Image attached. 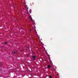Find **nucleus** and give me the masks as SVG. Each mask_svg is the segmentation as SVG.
<instances>
[{
	"instance_id": "dca6fc26",
	"label": "nucleus",
	"mask_w": 78,
	"mask_h": 78,
	"mask_svg": "<svg viewBox=\"0 0 78 78\" xmlns=\"http://www.w3.org/2000/svg\"><path fill=\"white\" fill-rule=\"evenodd\" d=\"M37 36H38V35L37 34Z\"/></svg>"
},
{
	"instance_id": "39448f33",
	"label": "nucleus",
	"mask_w": 78,
	"mask_h": 78,
	"mask_svg": "<svg viewBox=\"0 0 78 78\" xmlns=\"http://www.w3.org/2000/svg\"><path fill=\"white\" fill-rule=\"evenodd\" d=\"M2 63H0V66H2Z\"/></svg>"
},
{
	"instance_id": "a211bd4d",
	"label": "nucleus",
	"mask_w": 78,
	"mask_h": 78,
	"mask_svg": "<svg viewBox=\"0 0 78 78\" xmlns=\"http://www.w3.org/2000/svg\"><path fill=\"white\" fill-rule=\"evenodd\" d=\"M11 6L10 5V7Z\"/></svg>"
},
{
	"instance_id": "f257e3e1",
	"label": "nucleus",
	"mask_w": 78,
	"mask_h": 78,
	"mask_svg": "<svg viewBox=\"0 0 78 78\" xmlns=\"http://www.w3.org/2000/svg\"><path fill=\"white\" fill-rule=\"evenodd\" d=\"M32 58L33 59V60H35V58H36V56H32Z\"/></svg>"
},
{
	"instance_id": "f8f14e48",
	"label": "nucleus",
	"mask_w": 78,
	"mask_h": 78,
	"mask_svg": "<svg viewBox=\"0 0 78 78\" xmlns=\"http://www.w3.org/2000/svg\"><path fill=\"white\" fill-rule=\"evenodd\" d=\"M33 25H34V23H33Z\"/></svg>"
},
{
	"instance_id": "9d476101",
	"label": "nucleus",
	"mask_w": 78,
	"mask_h": 78,
	"mask_svg": "<svg viewBox=\"0 0 78 78\" xmlns=\"http://www.w3.org/2000/svg\"><path fill=\"white\" fill-rule=\"evenodd\" d=\"M38 37L39 38V36H38Z\"/></svg>"
},
{
	"instance_id": "ddd939ff",
	"label": "nucleus",
	"mask_w": 78,
	"mask_h": 78,
	"mask_svg": "<svg viewBox=\"0 0 78 78\" xmlns=\"http://www.w3.org/2000/svg\"><path fill=\"white\" fill-rule=\"evenodd\" d=\"M12 5H13V4H12Z\"/></svg>"
},
{
	"instance_id": "f03ea898",
	"label": "nucleus",
	"mask_w": 78,
	"mask_h": 78,
	"mask_svg": "<svg viewBox=\"0 0 78 78\" xmlns=\"http://www.w3.org/2000/svg\"><path fill=\"white\" fill-rule=\"evenodd\" d=\"M30 20H31V21H32V22H34V21L33 20V19H32V17H31V16L30 17Z\"/></svg>"
},
{
	"instance_id": "7ed1b4c3",
	"label": "nucleus",
	"mask_w": 78,
	"mask_h": 78,
	"mask_svg": "<svg viewBox=\"0 0 78 78\" xmlns=\"http://www.w3.org/2000/svg\"><path fill=\"white\" fill-rule=\"evenodd\" d=\"M51 66H50V65H48V69H50V68Z\"/></svg>"
},
{
	"instance_id": "6ab92c4d",
	"label": "nucleus",
	"mask_w": 78,
	"mask_h": 78,
	"mask_svg": "<svg viewBox=\"0 0 78 78\" xmlns=\"http://www.w3.org/2000/svg\"><path fill=\"white\" fill-rule=\"evenodd\" d=\"M26 50H27V49H26Z\"/></svg>"
},
{
	"instance_id": "0eeeda50",
	"label": "nucleus",
	"mask_w": 78,
	"mask_h": 78,
	"mask_svg": "<svg viewBox=\"0 0 78 78\" xmlns=\"http://www.w3.org/2000/svg\"><path fill=\"white\" fill-rule=\"evenodd\" d=\"M8 43V42H4V44H7Z\"/></svg>"
},
{
	"instance_id": "20e7f679",
	"label": "nucleus",
	"mask_w": 78,
	"mask_h": 78,
	"mask_svg": "<svg viewBox=\"0 0 78 78\" xmlns=\"http://www.w3.org/2000/svg\"><path fill=\"white\" fill-rule=\"evenodd\" d=\"M39 60L40 61H42V59L40 58L39 59Z\"/></svg>"
},
{
	"instance_id": "6e6552de",
	"label": "nucleus",
	"mask_w": 78,
	"mask_h": 78,
	"mask_svg": "<svg viewBox=\"0 0 78 78\" xmlns=\"http://www.w3.org/2000/svg\"><path fill=\"white\" fill-rule=\"evenodd\" d=\"M49 78H52V77L51 76H49Z\"/></svg>"
},
{
	"instance_id": "1a4fd4ad",
	"label": "nucleus",
	"mask_w": 78,
	"mask_h": 78,
	"mask_svg": "<svg viewBox=\"0 0 78 78\" xmlns=\"http://www.w3.org/2000/svg\"><path fill=\"white\" fill-rule=\"evenodd\" d=\"M16 52H14L13 53H14V54H16Z\"/></svg>"
},
{
	"instance_id": "f3484780",
	"label": "nucleus",
	"mask_w": 78,
	"mask_h": 78,
	"mask_svg": "<svg viewBox=\"0 0 78 78\" xmlns=\"http://www.w3.org/2000/svg\"><path fill=\"white\" fill-rule=\"evenodd\" d=\"M28 48H30L29 47H28Z\"/></svg>"
},
{
	"instance_id": "2eb2a0df",
	"label": "nucleus",
	"mask_w": 78,
	"mask_h": 78,
	"mask_svg": "<svg viewBox=\"0 0 78 78\" xmlns=\"http://www.w3.org/2000/svg\"><path fill=\"white\" fill-rule=\"evenodd\" d=\"M30 13L31 14V12H30Z\"/></svg>"
},
{
	"instance_id": "423d86ee",
	"label": "nucleus",
	"mask_w": 78,
	"mask_h": 78,
	"mask_svg": "<svg viewBox=\"0 0 78 78\" xmlns=\"http://www.w3.org/2000/svg\"><path fill=\"white\" fill-rule=\"evenodd\" d=\"M35 33L36 34H37V32H36V30H35Z\"/></svg>"
},
{
	"instance_id": "9b49d317",
	"label": "nucleus",
	"mask_w": 78,
	"mask_h": 78,
	"mask_svg": "<svg viewBox=\"0 0 78 78\" xmlns=\"http://www.w3.org/2000/svg\"><path fill=\"white\" fill-rule=\"evenodd\" d=\"M12 53H14V52H12Z\"/></svg>"
},
{
	"instance_id": "4468645a",
	"label": "nucleus",
	"mask_w": 78,
	"mask_h": 78,
	"mask_svg": "<svg viewBox=\"0 0 78 78\" xmlns=\"http://www.w3.org/2000/svg\"><path fill=\"white\" fill-rule=\"evenodd\" d=\"M30 31H31V30L30 29Z\"/></svg>"
}]
</instances>
